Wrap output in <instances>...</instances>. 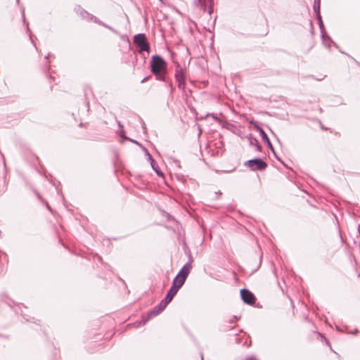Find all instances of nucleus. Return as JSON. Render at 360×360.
<instances>
[{
	"label": "nucleus",
	"mask_w": 360,
	"mask_h": 360,
	"mask_svg": "<svg viewBox=\"0 0 360 360\" xmlns=\"http://www.w3.org/2000/svg\"><path fill=\"white\" fill-rule=\"evenodd\" d=\"M259 131H260V133H261V134H262V138H263L264 139H265V140L269 141L268 136H267V135L266 134V133L264 131V130H263L262 129H261V128H259Z\"/></svg>",
	"instance_id": "obj_9"
},
{
	"label": "nucleus",
	"mask_w": 360,
	"mask_h": 360,
	"mask_svg": "<svg viewBox=\"0 0 360 360\" xmlns=\"http://www.w3.org/2000/svg\"><path fill=\"white\" fill-rule=\"evenodd\" d=\"M134 43L140 48V51H148L149 44L143 34H139L134 37Z\"/></svg>",
	"instance_id": "obj_4"
},
{
	"label": "nucleus",
	"mask_w": 360,
	"mask_h": 360,
	"mask_svg": "<svg viewBox=\"0 0 360 360\" xmlns=\"http://www.w3.org/2000/svg\"><path fill=\"white\" fill-rule=\"evenodd\" d=\"M245 165L252 171L264 170L266 168L267 164L261 159H253L247 161Z\"/></svg>",
	"instance_id": "obj_3"
},
{
	"label": "nucleus",
	"mask_w": 360,
	"mask_h": 360,
	"mask_svg": "<svg viewBox=\"0 0 360 360\" xmlns=\"http://www.w3.org/2000/svg\"><path fill=\"white\" fill-rule=\"evenodd\" d=\"M150 63L151 70L155 75H158L166 70L167 63L164 59L159 56H153Z\"/></svg>",
	"instance_id": "obj_2"
},
{
	"label": "nucleus",
	"mask_w": 360,
	"mask_h": 360,
	"mask_svg": "<svg viewBox=\"0 0 360 360\" xmlns=\"http://www.w3.org/2000/svg\"><path fill=\"white\" fill-rule=\"evenodd\" d=\"M165 307L166 306L165 305V303L160 302L157 307H155L151 311L148 313L147 318L143 321V323L145 324L151 318L158 315L165 309Z\"/></svg>",
	"instance_id": "obj_7"
},
{
	"label": "nucleus",
	"mask_w": 360,
	"mask_h": 360,
	"mask_svg": "<svg viewBox=\"0 0 360 360\" xmlns=\"http://www.w3.org/2000/svg\"><path fill=\"white\" fill-rule=\"evenodd\" d=\"M198 4L204 12L211 15L213 12L214 0H198Z\"/></svg>",
	"instance_id": "obj_5"
},
{
	"label": "nucleus",
	"mask_w": 360,
	"mask_h": 360,
	"mask_svg": "<svg viewBox=\"0 0 360 360\" xmlns=\"http://www.w3.org/2000/svg\"><path fill=\"white\" fill-rule=\"evenodd\" d=\"M177 292L178 290L171 287L166 297L161 302L165 303V305L167 307V305L172 300Z\"/></svg>",
	"instance_id": "obj_8"
},
{
	"label": "nucleus",
	"mask_w": 360,
	"mask_h": 360,
	"mask_svg": "<svg viewBox=\"0 0 360 360\" xmlns=\"http://www.w3.org/2000/svg\"><path fill=\"white\" fill-rule=\"evenodd\" d=\"M191 269V264H187L184 265L179 272L178 275L174 278L172 288L176 289V290H179L185 283L186 279L188 275L189 274Z\"/></svg>",
	"instance_id": "obj_1"
},
{
	"label": "nucleus",
	"mask_w": 360,
	"mask_h": 360,
	"mask_svg": "<svg viewBox=\"0 0 360 360\" xmlns=\"http://www.w3.org/2000/svg\"><path fill=\"white\" fill-rule=\"evenodd\" d=\"M240 295L242 297L243 300L248 304H253L255 302V297L254 295L246 289H243L240 290Z\"/></svg>",
	"instance_id": "obj_6"
}]
</instances>
